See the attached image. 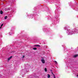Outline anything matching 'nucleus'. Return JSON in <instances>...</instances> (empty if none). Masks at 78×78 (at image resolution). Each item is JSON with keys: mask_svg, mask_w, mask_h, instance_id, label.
Returning a JSON list of instances; mask_svg holds the SVG:
<instances>
[{"mask_svg": "<svg viewBox=\"0 0 78 78\" xmlns=\"http://www.w3.org/2000/svg\"><path fill=\"white\" fill-rule=\"evenodd\" d=\"M55 62H56V63L57 62H56V61H55Z\"/></svg>", "mask_w": 78, "mask_h": 78, "instance_id": "nucleus-14", "label": "nucleus"}, {"mask_svg": "<svg viewBox=\"0 0 78 78\" xmlns=\"http://www.w3.org/2000/svg\"><path fill=\"white\" fill-rule=\"evenodd\" d=\"M34 47H41V46L39 45H34Z\"/></svg>", "mask_w": 78, "mask_h": 78, "instance_id": "nucleus-3", "label": "nucleus"}, {"mask_svg": "<svg viewBox=\"0 0 78 78\" xmlns=\"http://www.w3.org/2000/svg\"><path fill=\"white\" fill-rule=\"evenodd\" d=\"M24 57H25V55H23V58H24Z\"/></svg>", "mask_w": 78, "mask_h": 78, "instance_id": "nucleus-12", "label": "nucleus"}, {"mask_svg": "<svg viewBox=\"0 0 78 78\" xmlns=\"http://www.w3.org/2000/svg\"><path fill=\"white\" fill-rule=\"evenodd\" d=\"M51 73L52 74V75H53V76H54V75H55V74H54L53 73V72H51Z\"/></svg>", "mask_w": 78, "mask_h": 78, "instance_id": "nucleus-11", "label": "nucleus"}, {"mask_svg": "<svg viewBox=\"0 0 78 78\" xmlns=\"http://www.w3.org/2000/svg\"><path fill=\"white\" fill-rule=\"evenodd\" d=\"M51 71H52V70L51 69Z\"/></svg>", "mask_w": 78, "mask_h": 78, "instance_id": "nucleus-15", "label": "nucleus"}, {"mask_svg": "<svg viewBox=\"0 0 78 78\" xmlns=\"http://www.w3.org/2000/svg\"><path fill=\"white\" fill-rule=\"evenodd\" d=\"M3 24H2L1 25L0 28H2V26H3Z\"/></svg>", "mask_w": 78, "mask_h": 78, "instance_id": "nucleus-10", "label": "nucleus"}, {"mask_svg": "<svg viewBox=\"0 0 78 78\" xmlns=\"http://www.w3.org/2000/svg\"><path fill=\"white\" fill-rule=\"evenodd\" d=\"M53 76L54 77V78H56V77H55V75L54 76Z\"/></svg>", "mask_w": 78, "mask_h": 78, "instance_id": "nucleus-13", "label": "nucleus"}, {"mask_svg": "<svg viewBox=\"0 0 78 78\" xmlns=\"http://www.w3.org/2000/svg\"><path fill=\"white\" fill-rule=\"evenodd\" d=\"M33 49L34 50H37V48H33Z\"/></svg>", "mask_w": 78, "mask_h": 78, "instance_id": "nucleus-7", "label": "nucleus"}, {"mask_svg": "<svg viewBox=\"0 0 78 78\" xmlns=\"http://www.w3.org/2000/svg\"><path fill=\"white\" fill-rule=\"evenodd\" d=\"M12 58V56H11L10 57L8 58V61H9Z\"/></svg>", "mask_w": 78, "mask_h": 78, "instance_id": "nucleus-2", "label": "nucleus"}, {"mask_svg": "<svg viewBox=\"0 0 78 78\" xmlns=\"http://www.w3.org/2000/svg\"><path fill=\"white\" fill-rule=\"evenodd\" d=\"M44 70H45V72H47V68H45V69H44Z\"/></svg>", "mask_w": 78, "mask_h": 78, "instance_id": "nucleus-8", "label": "nucleus"}, {"mask_svg": "<svg viewBox=\"0 0 78 78\" xmlns=\"http://www.w3.org/2000/svg\"><path fill=\"white\" fill-rule=\"evenodd\" d=\"M7 18H8V16H5V17H4L5 19H6Z\"/></svg>", "mask_w": 78, "mask_h": 78, "instance_id": "nucleus-9", "label": "nucleus"}, {"mask_svg": "<svg viewBox=\"0 0 78 78\" xmlns=\"http://www.w3.org/2000/svg\"><path fill=\"white\" fill-rule=\"evenodd\" d=\"M41 61L42 63L43 64H44L45 63V60H44L43 59H41Z\"/></svg>", "mask_w": 78, "mask_h": 78, "instance_id": "nucleus-1", "label": "nucleus"}, {"mask_svg": "<svg viewBox=\"0 0 78 78\" xmlns=\"http://www.w3.org/2000/svg\"><path fill=\"white\" fill-rule=\"evenodd\" d=\"M77 76H78V75H77Z\"/></svg>", "mask_w": 78, "mask_h": 78, "instance_id": "nucleus-16", "label": "nucleus"}, {"mask_svg": "<svg viewBox=\"0 0 78 78\" xmlns=\"http://www.w3.org/2000/svg\"><path fill=\"white\" fill-rule=\"evenodd\" d=\"M48 78H50V74H48Z\"/></svg>", "mask_w": 78, "mask_h": 78, "instance_id": "nucleus-6", "label": "nucleus"}, {"mask_svg": "<svg viewBox=\"0 0 78 78\" xmlns=\"http://www.w3.org/2000/svg\"><path fill=\"white\" fill-rule=\"evenodd\" d=\"M78 56V55H75L74 56V58H76V57H77V56Z\"/></svg>", "mask_w": 78, "mask_h": 78, "instance_id": "nucleus-5", "label": "nucleus"}, {"mask_svg": "<svg viewBox=\"0 0 78 78\" xmlns=\"http://www.w3.org/2000/svg\"><path fill=\"white\" fill-rule=\"evenodd\" d=\"M0 13L1 14H3V12L2 10H1L0 11Z\"/></svg>", "mask_w": 78, "mask_h": 78, "instance_id": "nucleus-4", "label": "nucleus"}]
</instances>
